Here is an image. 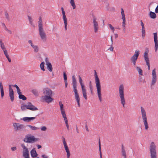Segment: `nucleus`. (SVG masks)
I'll return each instance as SVG.
<instances>
[{"mask_svg":"<svg viewBox=\"0 0 158 158\" xmlns=\"http://www.w3.org/2000/svg\"><path fill=\"white\" fill-rule=\"evenodd\" d=\"M72 85L73 88V91L74 93V96L76 101L79 107L80 106V98L79 97V95L77 92V82L76 81L75 76L74 75L72 77Z\"/></svg>","mask_w":158,"mask_h":158,"instance_id":"nucleus-1","label":"nucleus"},{"mask_svg":"<svg viewBox=\"0 0 158 158\" xmlns=\"http://www.w3.org/2000/svg\"><path fill=\"white\" fill-rule=\"evenodd\" d=\"M94 76L95 81L97 87L98 95L99 100L100 102L102 101V94L101 93V86L99 78L98 77V75L95 70H94Z\"/></svg>","mask_w":158,"mask_h":158,"instance_id":"nucleus-2","label":"nucleus"},{"mask_svg":"<svg viewBox=\"0 0 158 158\" xmlns=\"http://www.w3.org/2000/svg\"><path fill=\"white\" fill-rule=\"evenodd\" d=\"M38 23L39 35L41 39L43 41H45L46 40V35L43 27L42 21L41 17L39 18Z\"/></svg>","mask_w":158,"mask_h":158,"instance_id":"nucleus-3","label":"nucleus"},{"mask_svg":"<svg viewBox=\"0 0 158 158\" xmlns=\"http://www.w3.org/2000/svg\"><path fill=\"white\" fill-rule=\"evenodd\" d=\"M119 96L120 98L121 103L123 107H125L126 101L124 97V88L123 85L121 84L119 87Z\"/></svg>","mask_w":158,"mask_h":158,"instance_id":"nucleus-4","label":"nucleus"},{"mask_svg":"<svg viewBox=\"0 0 158 158\" xmlns=\"http://www.w3.org/2000/svg\"><path fill=\"white\" fill-rule=\"evenodd\" d=\"M38 139L35 138L34 135L29 134L26 135L23 139L24 142L29 143H34Z\"/></svg>","mask_w":158,"mask_h":158,"instance_id":"nucleus-5","label":"nucleus"},{"mask_svg":"<svg viewBox=\"0 0 158 158\" xmlns=\"http://www.w3.org/2000/svg\"><path fill=\"white\" fill-rule=\"evenodd\" d=\"M150 152L151 158H157L156 146L154 142H152L150 146Z\"/></svg>","mask_w":158,"mask_h":158,"instance_id":"nucleus-6","label":"nucleus"},{"mask_svg":"<svg viewBox=\"0 0 158 158\" xmlns=\"http://www.w3.org/2000/svg\"><path fill=\"white\" fill-rule=\"evenodd\" d=\"M141 109L142 118L144 124L145 126V129L146 130H147L148 128V126L147 122L146 112L142 106L141 107Z\"/></svg>","mask_w":158,"mask_h":158,"instance_id":"nucleus-7","label":"nucleus"},{"mask_svg":"<svg viewBox=\"0 0 158 158\" xmlns=\"http://www.w3.org/2000/svg\"><path fill=\"white\" fill-rule=\"evenodd\" d=\"M79 82L81 86L82 90V94L84 98L85 99H87V96L86 94V89L85 88V85L83 83V80L80 75L78 76Z\"/></svg>","mask_w":158,"mask_h":158,"instance_id":"nucleus-8","label":"nucleus"},{"mask_svg":"<svg viewBox=\"0 0 158 158\" xmlns=\"http://www.w3.org/2000/svg\"><path fill=\"white\" fill-rule=\"evenodd\" d=\"M140 51L139 50H136L135 51L134 55L131 58V61L133 63L134 65H135L139 55Z\"/></svg>","mask_w":158,"mask_h":158,"instance_id":"nucleus-9","label":"nucleus"},{"mask_svg":"<svg viewBox=\"0 0 158 158\" xmlns=\"http://www.w3.org/2000/svg\"><path fill=\"white\" fill-rule=\"evenodd\" d=\"M13 125L15 131L22 130L26 127L24 125L18 123H13Z\"/></svg>","mask_w":158,"mask_h":158,"instance_id":"nucleus-10","label":"nucleus"},{"mask_svg":"<svg viewBox=\"0 0 158 158\" xmlns=\"http://www.w3.org/2000/svg\"><path fill=\"white\" fill-rule=\"evenodd\" d=\"M52 95H44L42 96V100L45 102L49 103L52 102L53 99L52 98Z\"/></svg>","mask_w":158,"mask_h":158,"instance_id":"nucleus-11","label":"nucleus"},{"mask_svg":"<svg viewBox=\"0 0 158 158\" xmlns=\"http://www.w3.org/2000/svg\"><path fill=\"white\" fill-rule=\"evenodd\" d=\"M152 81L151 85H154L156 81V69H154L152 71Z\"/></svg>","mask_w":158,"mask_h":158,"instance_id":"nucleus-12","label":"nucleus"},{"mask_svg":"<svg viewBox=\"0 0 158 158\" xmlns=\"http://www.w3.org/2000/svg\"><path fill=\"white\" fill-rule=\"evenodd\" d=\"M148 52L146 51L145 52L144 54V60L146 62V64L148 66V70L150 69V64L149 63V59L148 57Z\"/></svg>","mask_w":158,"mask_h":158,"instance_id":"nucleus-13","label":"nucleus"},{"mask_svg":"<svg viewBox=\"0 0 158 158\" xmlns=\"http://www.w3.org/2000/svg\"><path fill=\"white\" fill-rule=\"evenodd\" d=\"M154 39L155 43V52H157L158 48V40H157V33L156 32L153 33Z\"/></svg>","mask_w":158,"mask_h":158,"instance_id":"nucleus-14","label":"nucleus"},{"mask_svg":"<svg viewBox=\"0 0 158 158\" xmlns=\"http://www.w3.org/2000/svg\"><path fill=\"white\" fill-rule=\"evenodd\" d=\"M27 105V106H26V108L27 109H29L32 111L36 110H38V109L37 107L32 105V103L30 102H28Z\"/></svg>","mask_w":158,"mask_h":158,"instance_id":"nucleus-15","label":"nucleus"},{"mask_svg":"<svg viewBox=\"0 0 158 158\" xmlns=\"http://www.w3.org/2000/svg\"><path fill=\"white\" fill-rule=\"evenodd\" d=\"M93 23L94 24V31L95 33L97 32L99 28L98 24V22L96 21V19L94 17L93 19Z\"/></svg>","mask_w":158,"mask_h":158,"instance_id":"nucleus-16","label":"nucleus"},{"mask_svg":"<svg viewBox=\"0 0 158 158\" xmlns=\"http://www.w3.org/2000/svg\"><path fill=\"white\" fill-rule=\"evenodd\" d=\"M44 94L45 95H52V91L49 88H46L43 90Z\"/></svg>","mask_w":158,"mask_h":158,"instance_id":"nucleus-17","label":"nucleus"},{"mask_svg":"<svg viewBox=\"0 0 158 158\" xmlns=\"http://www.w3.org/2000/svg\"><path fill=\"white\" fill-rule=\"evenodd\" d=\"M121 15H122V19H123V21L122 23V26L124 27L126 25V19L125 18V14L124 13V11L123 9L122 8H121Z\"/></svg>","mask_w":158,"mask_h":158,"instance_id":"nucleus-18","label":"nucleus"},{"mask_svg":"<svg viewBox=\"0 0 158 158\" xmlns=\"http://www.w3.org/2000/svg\"><path fill=\"white\" fill-rule=\"evenodd\" d=\"M31 157L33 158L36 157L38 154L35 151V148H33L31 151Z\"/></svg>","mask_w":158,"mask_h":158,"instance_id":"nucleus-19","label":"nucleus"},{"mask_svg":"<svg viewBox=\"0 0 158 158\" xmlns=\"http://www.w3.org/2000/svg\"><path fill=\"white\" fill-rule=\"evenodd\" d=\"M62 139L63 142L65 150H66L69 149V148L65 141V138L63 136H62Z\"/></svg>","mask_w":158,"mask_h":158,"instance_id":"nucleus-20","label":"nucleus"},{"mask_svg":"<svg viewBox=\"0 0 158 158\" xmlns=\"http://www.w3.org/2000/svg\"><path fill=\"white\" fill-rule=\"evenodd\" d=\"M9 96L11 102H13L14 100V91L9 92Z\"/></svg>","mask_w":158,"mask_h":158,"instance_id":"nucleus-21","label":"nucleus"},{"mask_svg":"<svg viewBox=\"0 0 158 158\" xmlns=\"http://www.w3.org/2000/svg\"><path fill=\"white\" fill-rule=\"evenodd\" d=\"M0 87L1 89V96L2 98L4 95V92L3 88V87L2 84V82L0 83Z\"/></svg>","mask_w":158,"mask_h":158,"instance_id":"nucleus-22","label":"nucleus"},{"mask_svg":"<svg viewBox=\"0 0 158 158\" xmlns=\"http://www.w3.org/2000/svg\"><path fill=\"white\" fill-rule=\"evenodd\" d=\"M149 16L151 18L153 19L156 18V14L151 11L150 12Z\"/></svg>","mask_w":158,"mask_h":158,"instance_id":"nucleus-23","label":"nucleus"},{"mask_svg":"<svg viewBox=\"0 0 158 158\" xmlns=\"http://www.w3.org/2000/svg\"><path fill=\"white\" fill-rule=\"evenodd\" d=\"M47 69L50 72H52V65L51 63H49L48 64H47Z\"/></svg>","mask_w":158,"mask_h":158,"instance_id":"nucleus-24","label":"nucleus"},{"mask_svg":"<svg viewBox=\"0 0 158 158\" xmlns=\"http://www.w3.org/2000/svg\"><path fill=\"white\" fill-rule=\"evenodd\" d=\"M136 70L139 72V75H143V71L138 66H137L136 67Z\"/></svg>","mask_w":158,"mask_h":158,"instance_id":"nucleus-25","label":"nucleus"},{"mask_svg":"<svg viewBox=\"0 0 158 158\" xmlns=\"http://www.w3.org/2000/svg\"><path fill=\"white\" fill-rule=\"evenodd\" d=\"M31 92L35 96H37L39 95L38 91L36 89H33L31 91Z\"/></svg>","mask_w":158,"mask_h":158,"instance_id":"nucleus-26","label":"nucleus"},{"mask_svg":"<svg viewBox=\"0 0 158 158\" xmlns=\"http://www.w3.org/2000/svg\"><path fill=\"white\" fill-rule=\"evenodd\" d=\"M70 3L71 5L72 6L73 9H74L76 8V6L75 4L74 0H70Z\"/></svg>","mask_w":158,"mask_h":158,"instance_id":"nucleus-27","label":"nucleus"},{"mask_svg":"<svg viewBox=\"0 0 158 158\" xmlns=\"http://www.w3.org/2000/svg\"><path fill=\"white\" fill-rule=\"evenodd\" d=\"M19 99H22L23 100H25L27 99V98L21 94H19Z\"/></svg>","mask_w":158,"mask_h":158,"instance_id":"nucleus-28","label":"nucleus"},{"mask_svg":"<svg viewBox=\"0 0 158 158\" xmlns=\"http://www.w3.org/2000/svg\"><path fill=\"white\" fill-rule=\"evenodd\" d=\"M44 62H42L40 64V67L41 70L44 71L45 69L44 68Z\"/></svg>","mask_w":158,"mask_h":158,"instance_id":"nucleus-29","label":"nucleus"},{"mask_svg":"<svg viewBox=\"0 0 158 158\" xmlns=\"http://www.w3.org/2000/svg\"><path fill=\"white\" fill-rule=\"evenodd\" d=\"M34 49V51L35 52H37L39 51V48L37 45H33L32 47Z\"/></svg>","mask_w":158,"mask_h":158,"instance_id":"nucleus-30","label":"nucleus"},{"mask_svg":"<svg viewBox=\"0 0 158 158\" xmlns=\"http://www.w3.org/2000/svg\"><path fill=\"white\" fill-rule=\"evenodd\" d=\"M27 126L29 127L31 130H36L39 129V128L38 127H36L35 126H32L30 125H27Z\"/></svg>","mask_w":158,"mask_h":158,"instance_id":"nucleus-31","label":"nucleus"},{"mask_svg":"<svg viewBox=\"0 0 158 158\" xmlns=\"http://www.w3.org/2000/svg\"><path fill=\"white\" fill-rule=\"evenodd\" d=\"M22 119L24 122H29L30 121L29 117H25L23 118Z\"/></svg>","mask_w":158,"mask_h":158,"instance_id":"nucleus-32","label":"nucleus"},{"mask_svg":"<svg viewBox=\"0 0 158 158\" xmlns=\"http://www.w3.org/2000/svg\"><path fill=\"white\" fill-rule=\"evenodd\" d=\"M28 19H29L30 23L31 25L33 27H35V26L32 23V18L30 16H28Z\"/></svg>","mask_w":158,"mask_h":158,"instance_id":"nucleus-33","label":"nucleus"},{"mask_svg":"<svg viewBox=\"0 0 158 158\" xmlns=\"http://www.w3.org/2000/svg\"><path fill=\"white\" fill-rule=\"evenodd\" d=\"M121 152L122 156H123L124 157H126V154L125 149H123V150H122Z\"/></svg>","mask_w":158,"mask_h":158,"instance_id":"nucleus-34","label":"nucleus"},{"mask_svg":"<svg viewBox=\"0 0 158 158\" xmlns=\"http://www.w3.org/2000/svg\"><path fill=\"white\" fill-rule=\"evenodd\" d=\"M65 151L67 153V158H69L70 153L69 149L66 150Z\"/></svg>","mask_w":158,"mask_h":158,"instance_id":"nucleus-35","label":"nucleus"},{"mask_svg":"<svg viewBox=\"0 0 158 158\" xmlns=\"http://www.w3.org/2000/svg\"><path fill=\"white\" fill-rule=\"evenodd\" d=\"M23 155L25 158H27L29 157V153L24 152L23 153Z\"/></svg>","mask_w":158,"mask_h":158,"instance_id":"nucleus-36","label":"nucleus"},{"mask_svg":"<svg viewBox=\"0 0 158 158\" xmlns=\"http://www.w3.org/2000/svg\"><path fill=\"white\" fill-rule=\"evenodd\" d=\"M59 105L60 106V110H64L63 108V105L61 102H59Z\"/></svg>","mask_w":158,"mask_h":158,"instance_id":"nucleus-37","label":"nucleus"},{"mask_svg":"<svg viewBox=\"0 0 158 158\" xmlns=\"http://www.w3.org/2000/svg\"><path fill=\"white\" fill-rule=\"evenodd\" d=\"M61 9L62 10V12L63 15V17L66 16L65 15V12L64 11V9L63 7H61Z\"/></svg>","mask_w":158,"mask_h":158,"instance_id":"nucleus-38","label":"nucleus"},{"mask_svg":"<svg viewBox=\"0 0 158 158\" xmlns=\"http://www.w3.org/2000/svg\"><path fill=\"white\" fill-rule=\"evenodd\" d=\"M64 21V24H67V20L66 16L63 17Z\"/></svg>","mask_w":158,"mask_h":158,"instance_id":"nucleus-39","label":"nucleus"},{"mask_svg":"<svg viewBox=\"0 0 158 158\" xmlns=\"http://www.w3.org/2000/svg\"><path fill=\"white\" fill-rule=\"evenodd\" d=\"M3 52L6 58L9 57V55L8 54L6 50H4L3 51Z\"/></svg>","mask_w":158,"mask_h":158,"instance_id":"nucleus-40","label":"nucleus"},{"mask_svg":"<svg viewBox=\"0 0 158 158\" xmlns=\"http://www.w3.org/2000/svg\"><path fill=\"white\" fill-rule=\"evenodd\" d=\"M63 77H64V81H67V75H66V73L65 72H64L63 73Z\"/></svg>","mask_w":158,"mask_h":158,"instance_id":"nucleus-41","label":"nucleus"},{"mask_svg":"<svg viewBox=\"0 0 158 158\" xmlns=\"http://www.w3.org/2000/svg\"><path fill=\"white\" fill-rule=\"evenodd\" d=\"M27 106V104H26V105H23V106H21V109L22 110H25L26 109H27L26 108V106Z\"/></svg>","mask_w":158,"mask_h":158,"instance_id":"nucleus-42","label":"nucleus"},{"mask_svg":"<svg viewBox=\"0 0 158 158\" xmlns=\"http://www.w3.org/2000/svg\"><path fill=\"white\" fill-rule=\"evenodd\" d=\"M108 25L110 28L113 31H114V28L110 24H109Z\"/></svg>","mask_w":158,"mask_h":158,"instance_id":"nucleus-43","label":"nucleus"},{"mask_svg":"<svg viewBox=\"0 0 158 158\" xmlns=\"http://www.w3.org/2000/svg\"><path fill=\"white\" fill-rule=\"evenodd\" d=\"M61 114L62 115V116H65L66 115V114H65V111H64V110H61Z\"/></svg>","mask_w":158,"mask_h":158,"instance_id":"nucleus-44","label":"nucleus"},{"mask_svg":"<svg viewBox=\"0 0 158 158\" xmlns=\"http://www.w3.org/2000/svg\"><path fill=\"white\" fill-rule=\"evenodd\" d=\"M9 92L14 91L13 89L11 88V86L10 85H9Z\"/></svg>","mask_w":158,"mask_h":158,"instance_id":"nucleus-45","label":"nucleus"},{"mask_svg":"<svg viewBox=\"0 0 158 158\" xmlns=\"http://www.w3.org/2000/svg\"><path fill=\"white\" fill-rule=\"evenodd\" d=\"M41 129L42 131H45L47 130V127L45 126H43L41 128Z\"/></svg>","mask_w":158,"mask_h":158,"instance_id":"nucleus-46","label":"nucleus"},{"mask_svg":"<svg viewBox=\"0 0 158 158\" xmlns=\"http://www.w3.org/2000/svg\"><path fill=\"white\" fill-rule=\"evenodd\" d=\"M24 152L29 153L28 150L27 148L26 149H23V153Z\"/></svg>","mask_w":158,"mask_h":158,"instance_id":"nucleus-47","label":"nucleus"},{"mask_svg":"<svg viewBox=\"0 0 158 158\" xmlns=\"http://www.w3.org/2000/svg\"><path fill=\"white\" fill-rule=\"evenodd\" d=\"M63 117L64 118V120L65 121V123H67V122H68V120L66 117V115L65 116H63Z\"/></svg>","mask_w":158,"mask_h":158,"instance_id":"nucleus-48","label":"nucleus"},{"mask_svg":"<svg viewBox=\"0 0 158 158\" xmlns=\"http://www.w3.org/2000/svg\"><path fill=\"white\" fill-rule=\"evenodd\" d=\"M17 91L19 95V94H21V92H20V90L19 89V88H17Z\"/></svg>","mask_w":158,"mask_h":158,"instance_id":"nucleus-49","label":"nucleus"},{"mask_svg":"<svg viewBox=\"0 0 158 158\" xmlns=\"http://www.w3.org/2000/svg\"><path fill=\"white\" fill-rule=\"evenodd\" d=\"M45 61L46 64H48L50 63L48 57H46L45 58Z\"/></svg>","mask_w":158,"mask_h":158,"instance_id":"nucleus-50","label":"nucleus"},{"mask_svg":"<svg viewBox=\"0 0 158 158\" xmlns=\"http://www.w3.org/2000/svg\"><path fill=\"white\" fill-rule=\"evenodd\" d=\"M5 15L6 16V18L8 19H9V15L6 12L5 13Z\"/></svg>","mask_w":158,"mask_h":158,"instance_id":"nucleus-51","label":"nucleus"},{"mask_svg":"<svg viewBox=\"0 0 158 158\" xmlns=\"http://www.w3.org/2000/svg\"><path fill=\"white\" fill-rule=\"evenodd\" d=\"M16 149V148L15 147H13L11 148V149L12 151H15Z\"/></svg>","mask_w":158,"mask_h":158,"instance_id":"nucleus-52","label":"nucleus"},{"mask_svg":"<svg viewBox=\"0 0 158 158\" xmlns=\"http://www.w3.org/2000/svg\"><path fill=\"white\" fill-rule=\"evenodd\" d=\"M140 22H141V25L142 26V28H144V24H143V23L142 22V21L141 20L140 21Z\"/></svg>","mask_w":158,"mask_h":158,"instance_id":"nucleus-53","label":"nucleus"},{"mask_svg":"<svg viewBox=\"0 0 158 158\" xmlns=\"http://www.w3.org/2000/svg\"><path fill=\"white\" fill-rule=\"evenodd\" d=\"M29 44H31V47L33 46L34 45L32 43V41L31 40H29L28 41Z\"/></svg>","mask_w":158,"mask_h":158,"instance_id":"nucleus-54","label":"nucleus"},{"mask_svg":"<svg viewBox=\"0 0 158 158\" xmlns=\"http://www.w3.org/2000/svg\"><path fill=\"white\" fill-rule=\"evenodd\" d=\"M114 49V47L112 46V45L111 44V47L109 48V50H110L111 51H113Z\"/></svg>","mask_w":158,"mask_h":158,"instance_id":"nucleus-55","label":"nucleus"},{"mask_svg":"<svg viewBox=\"0 0 158 158\" xmlns=\"http://www.w3.org/2000/svg\"><path fill=\"white\" fill-rule=\"evenodd\" d=\"M6 31H7L10 34H11L12 32L10 30H8L7 28L5 27Z\"/></svg>","mask_w":158,"mask_h":158,"instance_id":"nucleus-56","label":"nucleus"},{"mask_svg":"<svg viewBox=\"0 0 158 158\" xmlns=\"http://www.w3.org/2000/svg\"><path fill=\"white\" fill-rule=\"evenodd\" d=\"M142 33L143 34L145 33V28H143L142 29Z\"/></svg>","mask_w":158,"mask_h":158,"instance_id":"nucleus-57","label":"nucleus"},{"mask_svg":"<svg viewBox=\"0 0 158 158\" xmlns=\"http://www.w3.org/2000/svg\"><path fill=\"white\" fill-rule=\"evenodd\" d=\"M89 88L91 93H92L93 92V88L92 86H89Z\"/></svg>","mask_w":158,"mask_h":158,"instance_id":"nucleus-58","label":"nucleus"},{"mask_svg":"<svg viewBox=\"0 0 158 158\" xmlns=\"http://www.w3.org/2000/svg\"><path fill=\"white\" fill-rule=\"evenodd\" d=\"M1 47L3 51H4V50H6L4 44L2 46H1Z\"/></svg>","mask_w":158,"mask_h":158,"instance_id":"nucleus-59","label":"nucleus"},{"mask_svg":"<svg viewBox=\"0 0 158 158\" xmlns=\"http://www.w3.org/2000/svg\"><path fill=\"white\" fill-rule=\"evenodd\" d=\"M155 12L156 13H158V5L156 6L155 10Z\"/></svg>","mask_w":158,"mask_h":158,"instance_id":"nucleus-60","label":"nucleus"},{"mask_svg":"<svg viewBox=\"0 0 158 158\" xmlns=\"http://www.w3.org/2000/svg\"><path fill=\"white\" fill-rule=\"evenodd\" d=\"M42 157L43 158H48V156L45 155H43Z\"/></svg>","mask_w":158,"mask_h":158,"instance_id":"nucleus-61","label":"nucleus"},{"mask_svg":"<svg viewBox=\"0 0 158 158\" xmlns=\"http://www.w3.org/2000/svg\"><path fill=\"white\" fill-rule=\"evenodd\" d=\"M66 126L67 127V129L69 130V126L68 124V122L67 123H65Z\"/></svg>","mask_w":158,"mask_h":158,"instance_id":"nucleus-62","label":"nucleus"},{"mask_svg":"<svg viewBox=\"0 0 158 158\" xmlns=\"http://www.w3.org/2000/svg\"><path fill=\"white\" fill-rule=\"evenodd\" d=\"M21 147H22L23 149H26V148H27L24 144H22Z\"/></svg>","mask_w":158,"mask_h":158,"instance_id":"nucleus-63","label":"nucleus"},{"mask_svg":"<svg viewBox=\"0 0 158 158\" xmlns=\"http://www.w3.org/2000/svg\"><path fill=\"white\" fill-rule=\"evenodd\" d=\"M64 81V83H65V87L66 88L67 87V86L68 85L67 81Z\"/></svg>","mask_w":158,"mask_h":158,"instance_id":"nucleus-64","label":"nucleus"}]
</instances>
